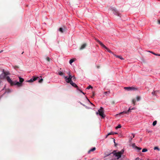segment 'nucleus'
I'll list each match as a JSON object with an SVG mask.
<instances>
[{"label":"nucleus","mask_w":160,"mask_h":160,"mask_svg":"<svg viewBox=\"0 0 160 160\" xmlns=\"http://www.w3.org/2000/svg\"><path fill=\"white\" fill-rule=\"evenodd\" d=\"M124 89L125 90H127L128 91L138 90L137 88L133 87H125L124 88Z\"/></svg>","instance_id":"20e7f679"},{"label":"nucleus","mask_w":160,"mask_h":160,"mask_svg":"<svg viewBox=\"0 0 160 160\" xmlns=\"http://www.w3.org/2000/svg\"><path fill=\"white\" fill-rule=\"evenodd\" d=\"M73 87L77 88H78V87L77 85V84L73 82L72 81L70 83Z\"/></svg>","instance_id":"9b49d317"},{"label":"nucleus","mask_w":160,"mask_h":160,"mask_svg":"<svg viewBox=\"0 0 160 160\" xmlns=\"http://www.w3.org/2000/svg\"><path fill=\"white\" fill-rule=\"evenodd\" d=\"M86 43L83 44L81 46V47H80V49L82 50V49H84L86 47Z\"/></svg>","instance_id":"4468645a"},{"label":"nucleus","mask_w":160,"mask_h":160,"mask_svg":"<svg viewBox=\"0 0 160 160\" xmlns=\"http://www.w3.org/2000/svg\"><path fill=\"white\" fill-rule=\"evenodd\" d=\"M114 134V132H111L108 133L106 136V138L109 135Z\"/></svg>","instance_id":"f3484780"},{"label":"nucleus","mask_w":160,"mask_h":160,"mask_svg":"<svg viewBox=\"0 0 160 160\" xmlns=\"http://www.w3.org/2000/svg\"><path fill=\"white\" fill-rule=\"evenodd\" d=\"M46 60L48 62H50L52 61V59L50 58L47 57L46 58Z\"/></svg>","instance_id":"6ab92c4d"},{"label":"nucleus","mask_w":160,"mask_h":160,"mask_svg":"<svg viewBox=\"0 0 160 160\" xmlns=\"http://www.w3.org/2000/svg\"><path fill=\"white\" fill-rule=\"evenodd\" d=\"M92 88V87L90 85L87 88V89H89L90 88Z\"/></svg>","instance_id":"cd10ccee"},{"label":"nucleus","mask_w":160,"mask_h":160,"mask_svg":"<svg viewBox=\"0 0 160 160\" xmlns=\"http://www.w3.org/2000/svg\"><path fill=\"white\" fill-rule=\"evenodd\" d=\"M58 74L59 75L63 77L64 78L65 76V74L64 73L62 72L61 71H59L58 72Z\"/></svg>","instance_id":"f8f14e48"},{"label":"nucleus","mask_w":160,"mask_h":160,"mask_svg":"<svg viewBox=\"0 0 160 160\" xmlns=\"http://www.w3.org/2000/svg\"><path fill=\"white\" fill-rule=\"evenodd\" d=\"M132 146L133 148L136 151H137L138 152L141 149V148L140 147H138L136 146L135 144L134 143H133L132 144Z\"/></svg>","instance_id":"39448f33"},{"label":"nucleus","mask_w":160,"mask_h":160,"mask_svg":"<svg viewBox=\"0 0 160 160\" xmlns=\"http://www.w3.org/2000/svg\"><path fill=\"white\" fill-rule=\"evenodd\" d=\"M67 73L68 75V76H69V75H71L70 74V71H68L67 72Z\"/></svg>","instance_id":"ea45409f"},{"label":"nucleus","mask_w":160,"mask_h":160,"mask_svg":"<svg viewBox=\"0 0 160 160\" xmlns=\"http://www.w3.org/2000/svg\"><path fill=\"white\" fill-rule=\"evenodd\" d=\"M124 152V150L123 149H122L121 151L119 152H118L119 153L122 155V154H123Z\"/></svg>","instance_id":"aec40b11"},{"label":"nucleus","mask_w":160,"mask_h":160,"mask_svg":"<svg viewBox=\"0 0 160 160\" xmlns=\"http://www.w3.org/2000/svg\"><path fill=\"white\" fill-rule=\"evenodd\" d=\"M74 61L73 59H71L69 61V63L70 64H71L73 62H74Z\"/></svg>","instance_id":"393cba45"},{"label":"nucleus","mask_w":160,"mask_h":160,"mask_svg":"<svg viewBox=\"0 0 160 160\" xmlns=\"http://www.w3.org/2000/svg\"><path fill=\"white\" fill-rule=\"evenodd\" d=\"M149 52L151 53H152V54H153V53H154V52H151V51H149Z\"/></svg>","instance_id":"3c124183"},{"label":"nucleus","mask_w":160,"mask_h":160,"mask_svg":"<svg viewBox=\"0 0 160 160\" xmlns=\"http://www.w3.org/2000/svg\"><path fill=\"white\" fill-rule=\"evenodd\" d=\"M157 122L156 121H154L152 123V125L153 126H155L157 124Z\"/></svg>","instance_id":"a878e982"},{"label":"nucleus","mask_w":160,"mask_h":160,"mask_svg":"<svg viewBox=\"0 0 160 160\" xmlns=\"http://www.w3.org/2000/svg\"><path fill=\"white\" fill-rule=\"evenodd\" d=\"M112 153H104L105 156H104V158H105L106 157H107L108 156H109Z\"/></svg>","instance_id":"412c9836"},{"label":"nucleus","mask_w":160,"mask_h":160,"mask_svg":"<svg viewBox=\"0 0 160 160\" xmlns=\"http://www.w3.org/2000/svg\"><path fill=\"white\" fill-rule=\"evenodd\" d=\"M158 91H153L152 93V94L153 96H156V94Z\"/></svg>","instance_id":"dca6fc26"},{"label":"nucleus","mask_w":160,"mask_h":160,"mask_svg":"<svg viewBox=\"0 0 160 160\" xmlns=\"http://www.w3.org/2000/svg\"><path fill=\"white\" fill-rule=\"evenodd\" d=\"M148 151V149L146 148H143V149L142 150V152H146L147 151Z\"/></svg>","instance_id":"b1692460"},{"label":"nucleus","mask_w":160,"mask_h":160,"mask_svg":"<svg viewBox=\"0 0 160 160\" xmlns=\"http://www.w3.org/2000/svg\"><path fill=\"white\" fill-rule=\"evenodd\" d=\"M33 81H34L33 79H32V78H31L30 80H28L27 82H32Z\"/></svg>","instance_id":"5701e85b"},{"label":"nucleus","mask_w":160,"mask_h":160,"mask_svg":"<svg viewBox=\"0 0 160 160\" xmlns=\"http://www.w3.org/2000/svg\"><path fill=\"white\" fill-rule=\"evenodd\" d=\"M23 52H23L22 53V54H23Z\"/></svg>","instance_id":"6e6d98bb"},{"label":"nucleus","mask_w":160,"mask_h":160,"mask_svg":"<svg viewBox=\"0 0 160 160\" xmlns=\"http://www.w3.org/2000/svg\"><path fill=\"white\" fill-rule=\"evenodd\" d=\"M117 133L116 132H114V134H117Z\"/></svg>","instance_id":"5fc2aeb1"},{"label":"nucleus","mask_w":160,"mask_h":160,"mask_svg":"<svg viewBox=\"0 0 160 160\" xmlns=\"http://www.w3.org/2000/svg\"><path fill=\"white\" fill-rule=\"evenodd\" d=\"M110 93V91H108V92H104V93L105 94H106L107 93Z\"/></svg>","instance_id":"c9c22d12"},{"label":"nucleus","mask_w":160,"mask_h":160,"mask_svg":"<svg viewBox=\"0 0 160 160\" xmlns=\"http://www.w3.org/2000/svg\"><path fill=\"white\" fill-rule=\"evenodd\" d=\"M1 77V75H0V82H2Z\"/></svg>","instance_id":"49530a36"},{"label":"nucleus","mask_w":160,"mask_h":160,"mask_svg":"<svg viewBox=\"0 0 160 160\" xmlns=\"http://www.w3.org/2000/svg\"><path fill=\"white\" fill-rule=\"evenodd\" d=\"M42 81H43V79L42 78H41L39 80V83H41L42 82Z\"/></svg>","instance_id":"f704fd0d"},{"label":"nucleus","mask_w":160,"mask_h":160,"mask_svg":"<svg viewBox=\"0 0 160 160\" xmlns=\"http://www.w3.org/2000/svg\"><path fill=\"white\" fill-rule=\"evenodd\" d=\"M113 55L115 57L120 58L121 60H123L124 59V58L121 56H119L115 54H113Z\"/></svg>","instance_id":"ddd939ff"},{"label":"nucleus","mask_w":160,"mask_h":160,"mask_svg":"<svg viewBox=\"0 0 160 160\" xmlns=\"http://www.w3.org/2000/svg\"><path fill=\"white\" fill-rule=\"evenodd\" d=\"M158 23L159 24H160V20H158Z\"/></svg>","instance_id":"de8ad7c7"},{"label":"nucleus","mask_w":160,"mask_h":160,"mask_svg":"<svg viewBox=\"0 0 160 160\" xmlns=\"http://www.w3.org/2000/svg\"><path fill=\"white\" fill-rule=\"evenodd\" d=\"M8 82L11 85H13L14 81H13L10 77L8 76H7L6 78Z\"/></svg>","instance_id":"423d86ee"},{"label":"nucleus","mask_w":160,"mask_h":160,"mask_svg":"<svg viewBox=\"0 0 160 160\" xmlns=\"http://www.w3.org/2000/svg\"><path fill=\"white\" fill-rule=\"evenodd\" d=\"M32 79H33V81H35L37 80V78L36 77H34L32 78Z\"/></svg>","instance_id":"72a5a7b5"},{"label":"nucleus","mask_w":160,"mask_h":160,"mask_svg":"<svg viewBox=\"0 0 160 160\" xmlns=\"http://www.w3.org/2000/svg\"><path fill=\"white\" fill-rule=\"evenodd\" d=\"M74 77V76H72L71 75H69V76H65L64 77L65 81L67 83H70L72 81V79Z\"/></svg>","instance_id":"7ed1b4c3"},{"label":"nucleus","mask_w":160,"mask_h":160,"mask_svg":"<svg viewBox=\"0 0 160 160\" xmlns=\"http://www.w3.org/2000/svg\"><path fill=\"white\" fill-rule=\"evenodd\" d=\"M79 90V91H80V92H81L84 95V94H85V93H84V92H83L81 90Z\"/></svg>","instance_id":"a19ab883"},{"label":"nucleus","mask_w":160,"mask_h":160,"mask_svg":"<svg viewBox=\"0 0 160 160\" xmlns=\"http://www.w3.org/2000/svg\"><path fill=\"white\" fill-rule=\"evenodd\" d=\"M96 150V148L95 147H93L91 149L88 151V153H89L90 152H92L95 151Z\"/></svg>","instance_id":"2eb2a0df"},{"label":"nucleus","mask_w":160,"mask_h":160,"mask_svg":"<svg viewBox=\"0 0 160 160\" xmlns=\"http://www.w3.org/2000/svg\"><path fill=\"white\" fill-rule=\"evenodd\" d=\"M95 40L102 48L105 49L108 52L113 54H114L112 52L109 50L102 42L97 39H96Z\"/></svg>","instance_id":"f257e3e1"},{"label":"nucleus","mask_w":160,"mask_h":160,"mask_svg":"<svg viewBox=\"0 0 160 160\" xmlns=\"http://www.w3.org/2000/svg\"><path fill=\"white\" fill-rule=\"evenodd\" d=\"M134 108H132V109H131L130 108H129L127 111H124L122 112H121L119 114H127L128 112H130L131 110H132Z\"/></svg>","instance_id":"9d476101"},{"label":"nucleus","mask_w":160,"mask_h":160,"mask_svg":"<svg viewBox=\"0 0 160 160\" xmlns=\"http://www.w3.org/2000/svg\"><path fill=\"white\" fill-rule=\"evenodd\" d=\"M59 31L62 33L63 32L64 30H63V28H59Z\"/></svg>","instance_id":"4be33fe9"},{"label":"nucleus","mask_w":160,"mask_h":160,"mask_svg":"<svg viewBox=\"0 0 160 160\" xmlns=\"http://www.w3.org/2000/svg\"><path fill=\"white\" fill-rule=\"evenodd\" d=\"M136 102V100L135 99H133L132 100V102L134 105L135 104V103Z\"/></svg>","instance_id":"c756f323"},{"label":"nucleus","mask_w":160,"mask_h":160,"mask_svg":"<svg viewBox=\"0 0 160 160\" xmlns=\"http://www.w3.org/2000/svg\"><path fill=\"white\" fill-rule=\"evenodd\" d=\"M132 137H131V139H132V138H134V136H135V135H134V134H132ZM131 137H132V136H131Z\"/></svg>","instance_id":"79ce46f5"},{"label":"nucleus","mask_w":160,"mask_h":160,"mask_svg":"<svg viewBox=\"0 0 160 160\" xmlns=\"http://www.w3.org/2000/svg\"><path fill=\"white\" fill-rule=\"evenodd\" d=\"M112 10L113 11L114 13L117 15H118V16H119V14L118 12V11L115 8H111Z\"/></svg>","instance_id":"0eeeda50"},{"label":"nucleus","mask_w":160,"mask_h":160,"mask_svg":"<svg viewBox=\"0 0 160 160\" xmlns=\"http://www.w3.org/2000/svg\"><path fill=\"white\" fill-rule=\"evenodd\" d=\"M149 52L151 53H152V54H153V53H154V52H151V51H149Z\"/></svg>","instance_id":"09e8293b"},{"label":"nucleus","mask_w":160,"mask_h":160,"mask_svg":"<svg viewBox=\"0 0 160 160\" xmlns=\"http://www.w3.org/2000/svg\"><path fill=\"white\" fill-rule=\"evenodd\" d=\"M149 52L151 53H152V54H153V53H154V52H151V51H149Z\"/></svg>","instance_id":"8fccbe9b"},{"label":"nucleus","mask_w":160,"mask_h":160,"mask_svg":"<svg viewBox=\"0 0 160 160\" xmlns=\"http://www.w3.org/2000/svg\"><path fill=\"white\" fill-rule=\"evenodd\" d=\"M80 103L81 105H83V106H85V107H86V106L85 105H84V104H82V103L81 102H80Z\"/></svg>","instance_id":"a18cd8bd"},{"label":"nucleus","mask_w":160,"mask_h":160,"mask_svg":"<svg viewBox=\"0 0 160 160\" xmlns=\"http://www.w3.org/2000/svg\"><path fill=\"white\" fill-rule=\"evenodd\" d=\"M115 160V159H112V160Z\"/></svg>","instance_id":"864d4df0"},{"label":"nucleus","mask_w":160,"mask_h":160,"mask_svg":"<svg viewBox=\"0 0 160 160\" xmlns=\"http://www.w3.org/2000/svg\"><path fill=\"white\" fill-rule=\"evenodd\" d=\"M96 113L97 115L99 114L103 118H104L105 117V115L104 114V112L102 107H101L98 110V112H97Z\"/></svg>","instance_id":"f03ea898"},{"label":"nucleus","mask_w":160,"mask_h":160,"mask_svg":"<svg viewBox=\"0 0 160 160\" xmlns=\"http://www.w3.org/2000/svg\"><path fill=\"white\" fill-rule=\"evenodd\" d=\"M113 142H114V143L115 144V146H116L117 144L115 142V139H113Z\"/></svg>","instance_id":"c03bdc74"},{"label":"nucleus","mask_w":160,"mask_h":160,"mask_svg":"<svg viewBox=\"0 0 160 160\" xmlns=\"http://www.w3.org/2000/svg\"><path fill=\"white\" fill-rule=\"evenodd\" d=\"M154 150H156L157 149V150H158V151L160 150L159 148H158V147H154Z\"/></svg>","instance_id":"7c9ffc66"},{"label":"nucleus","mask_w":160,"mask_h":160,"mask_svg":"<svg viewBox=\"0 0 160 160\" xmlns=\"http://www.w3.org/2000/svg\"><path fill=\"white\" fill-rule=\"evenodd\" d=\"M19 82L22 83L24 81V79L20 77H19Z\"/></svg>","instance_id":"a211bd4d"},{"label":"nucleus","mask_w":160,"mask_h":160,"mask_svg":"<svg viewBox=\"0 0 160 160\" xmlns=\"http://www.w3.org/2000/svg\"><path fill=\"white\" fill-rule=\"evenodd\" d=\"M13 85H17L18 87H20L22 86V83L20 82L17 81H14Z\"/></svg>","instance_id":"6e6552de"},{"label":"nucleus","mask_w":160,"mask_h":160,"mask_svg":"<svg viewBox=\"0 0 160 160\" xmlns=\"http://www.w3.org/2000/svg\"><path fill=\"white\" fill-rule=\"evenodd\" d=\"M114 155L117 157V159H118L121 157V156L118 152H115L114 153Z\"/></svg>","instance_id":"1a4fd4ad"},{"label":"nucleus","mask_w":160,"mask_h":160,"mask_svg":"<svg viewBox=\"0 0 160 160\" xmlns=\"http://www.w3.org/2000/svg\"><path fill=\"white\" fill-rule=\"evenodd\" d=\"M2 52V51H1V52H0V53L1 52Z\"/></svg>","instance_id":"4d7b16f0"},{"label":"nucleus","mask_w":160,"mask_h":160,"mask_svg":"<svg viewBox=\"0 0 160 160\" xmlns=\"http://www.w3.org/2000/svg\"><path fill=\"white\" fill-rule=\"evenodd\" d=\"M153 54L155 55L156 56H160V54H156L155 53H153Z\"/></svg>","instance_id":"58836bf2"},{"label":"nucleus","mask_w":160,"mask_h":160,"mask_svg":"<svg viewBox=\"0 0 160 160\" xmlns=\"http://www.w3.org/2000/svg\"><path fill=\"white\" fill-rule=\"evenodd\" d=\"M146 131H147V132H148V133L152 132V131L148 130L147 129H146Z\"/></svg>","instance_id":"473e14b6"},{"label":"nucleus","mask_w":160,"mask_h":160,"mask_svg":"<svg viewBox=\"0 0 160 160\" xmlns=\"http://www.w3.org/2000/svg\"><path fill=\"white\" fill-rule=\"evenodd\" d=\"M121 127V126L120 124H119L117 127H116V129L120 128Z\"/></svg>","instance_id":"bb28decb"},{"label":"nucleus","mask_w":160,"mask_h":160,"mask_svg":"<svg viewBox=\"0 0 160 160\" xmlns=\"http://www.w3.org/2000/svg\"><path fill=\"white\" fill-rule=\"evenodd\" d=\"M11 92V90H10L9 89L7 92H6L5 93H6L7 92V93H9Z\"/></svg>","instance_id":"e433bc0d"},{"label":"nucleus","mask_w":160,"mask_h":160,"mask_svg":"<svg viewBox=\"0 0 160 160\" xmlns=\"http://www.w3.org/2000/svg\"><path fill=\"white\" fill-rule=\"evenodd\" d=\"M135 160H142V159L139 158L138 157L136 158Z\"/></svg>","instance_id":"4c0bfd02"},{"label":"nucleus","mask_w":160,"mask_h":160,"mask_svg":"<svg viewBox=\"0 0 160 160\" xmlns=\"http://www.w3.org/2000/svg\"><path fill=\"white\" fill-rule=\"evenodd\" d=\"M137 100L138 101H139L140 100V97H139V96H137Z\"/></svg>","instance_id":"c85d7f7f"},{"label":"nucleus","mask_w":160,"mask_h":160,"mask_svg":"<svg viewBox=\"0 0 160 160\" xmlns=\"http://www.w3.org/2000/svg\"><path fill=\"white\" fill-rule=\"evenodd\" d=\"M4 73L5 76H6L9 74V73L8 72H4Z\"/></svg>","instance_id":"2f4dec72"},{"label":"nucleus","mask_w":160,"mask_h":160,"mask_svg":"<svg viewBox=\"0 0 160 160\" xmlns=\"http://www.w3.org/2000/svg\"><path fill=\"white\" fill-rule=\"evenodd\" d=\"M86 98L87 99V100H88L89 102H90V103H91V104H92V102H90V101L89 100V99H88L87 97H86Z\"/></svg>","instance_id":"37998d69"},{"label":"nucleus","mask_w":160,"mask_h":160,"mask_svg":"<svg viewBox=\"0 0 160 160\" xmlns=\"http://www.w3.org/2000/svg\"><path fill=\"white\" fill-rule=\"evenodd\" d=\"M75 77L74 76V77H73V78H72L73 79H75Z\"/></svg>","instance_id":"603ef678"}]
</instances>
